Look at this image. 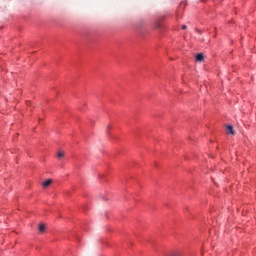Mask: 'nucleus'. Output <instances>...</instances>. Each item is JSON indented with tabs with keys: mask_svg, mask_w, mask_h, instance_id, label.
<instances>
[{
	"mask_svg": "<svg viewBox=\"0 0 256 256\" xmlns=\"http://www.w3.org/2000/svg\"><path fill=\"white\" fill-rule=\"evenodd\" d=\"M204 59L203 53H199L196 55V61H198V63H202Z\"/></svg>",
	"mask_w": 256,
	"mask_h": 256,
	"instance_id": "2",
	"label": "nucleus"
},
{
	"mask_svg": "<svg viewBox=\"0 0 256 256\" xmlns=\"http://www.w3.org/2000/svg\"><path fill=\"white\" fill-rule=\"evenodd\" d=\"M226 133H227L228 135H235V130H233V126L228 125V126L226 127Z\"/></svg>",
	"mask_w": 256,
	"mask_h": 256,
	"instance_id": "1",
	"label": "nucleus"
},
{
	"mask_svg": "<svg viewBox=\"0 0 256 256\" xmlns=\"http://www.w3.org/2000/svg\"><path fill=\"white\" fill-rule=\"evenodd\" d=\"M182 29H187V25H182Z\"/></svg>",
	"mask_w": 256,
	"mask_h": 256,
	"instance_id": "7",
	"label": "nucleus"
},
{
	"mask_svg": "<svg viewBox=\"0 0 256 256\" xmlns=\"http://www.w3.org/2000/svg\"><path fill=\"white\" fill-rule=\"evenodd\" d=\"M52 183H53V180L48 179L42 183V187H44V188L49 187V185H51Z\"/></svg>",
	"mask_w": 256,
	"mask_h": 256,
	"instance_id": "3",
	"label": "nucleus"
},
{
	"mask_svg": "<svg viewBox=\"0 0 256 256\" xmlns=\"http://www.w3.org/2000/svg\"><path fill=\"white\" fill-rule=\"evenodd\" d=\"M45 232V224H39V233Z\"/></svg>",
	"mask_w": 256,
	"mask_h": 256,
	"instance_id": "5",
	"label": "nucleus"
},
{
	"mask_svg": "<svg viewBox=\"0 0 256 256\" xmlns=\"http://www.w3.org/2000/svg\"><path fill=\"white\" fill-rule=\"evenodd\" d=\"M166 256H181V252H177V251L170 252Z\"/></svg>",
	"mask_w": 256,
	"mask_h": 256,
	"instance_id": "4",
	"label": "nucleus"
},
{
	"mask_svg": "<svg viewBox=\"0 0 256 256\" xmlns=\"http://www.w3.org/2000/svg\"><path fill=\"white\" fill-rule=\"evenodd\" d=\"M58 159H62V157H65V152L59 151L57 154Z\"/></svg>",
	"mask_w": 256,
	"mask_h": 256,
	"instance_id": "6",
	"label": "nucleus"
}]
</instances>
